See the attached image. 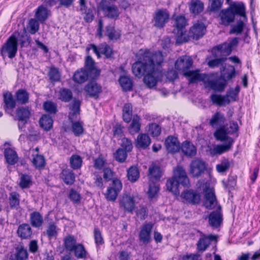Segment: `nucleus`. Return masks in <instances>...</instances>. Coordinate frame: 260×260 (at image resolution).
Instances as JSON below:
<instances>
[{
  "label": "nucleus",
  "mask_w": 260,
  "mask_h": 260,
  "mask_svg": "<svg viewBox=\"0 0 260 260\" xmlns=\"http://www.w3.org/2000/svg\"><path fill=\"white\" fill-rule=\"evenodd\" d=\"M4 156L7 162L10 165H15L18 159L16 152L11 148L5 149Z\"/></svg>",
  "instance_id": "4c0bfd02"
},
{
  "label": "nucleus",
  "mask_w": 260,
  "mask_h": 260,
  "mask_svg": "<svg viewBox=\"0 0 260 260\" xmlns=\"http://www.w3.org/2000/svg\"><path fill=\"white\" fill-rule=\"evenodd\" d=\"M139 171L136 167H131L127 170V176L128 179L132 182L136 181L139 178Z\"/></svg>",
  "instance_id": "052dcab7"
},
{
  "label": "nucleus",
  "mask_w": 260,
  "mask_h": 260,
  "mask_svg": "<svg viewBox=\"0 0 260 260\" xmlns=\"http://www.w3.org/2000/svg\"><path fill=\"white\" fill-rule=\"evenodd\" d=\"M228 133H227L224 126L218 129L214 133V136L216 139L220 141L229 142V139L231 138L227 136Z\"/></svg>",
  "instance_id": "bf43d9fd"
},
{
  "label": "nucleus",
  "mask_w": 260,
  "mask_h": 260,
  "mask_svg": "<svg viewBox=\"0 0 260 260\" xmlns=\"http://www.w3.org/2000/svg\"><path fill=\"white\" fill-rule=\"evenodd\" d=\"M40 126L45 131L51 129L53 126L52 118L48 114L43 115L39 119Z\"/></svg>",
  "instance_id": "c9c22d12"
},
{
  "label": "nucleus",
  "mask_w": 260,
  "mask_h": 260,
  "mask_svg": "<svg viewBox=\"0 0 260 260\" xmlns=\"http://www.w3.org/2000/svg\"><path fill=\"white\" fill-rule=\"evenodd\" d=\"M89 74V78L94 79L100 74V71L95 66V62L90 56H87L85 60L83 68Z\"/></svg>",
  "instance_id": "a211bd4d"
},
{
  "label": "nucleus",
  "mask_w": 260,
  "mask_h": 260,
  "mask_svg": "<svg viewBox=\"0 0 260 260\" xmlns=\"http://www.w3.org/2000/svg\"><path fill=\"white\" fill-rule=\"evenodd\" d=\"M31 183V176L26 174L21 175L19 186L21 188H26L29 187Z\"/></svg>",
  "instance_id": "774afa93"
},
{
  "label": "nucleus",
  "mask_w": 260,
  "mask_h": 260,
  "mask_svg": "<svg viewBox=\"0 0 260 260\" xmlns=\"http://www.w3.org/2000/svg\"><path fill=\"white\" fill-rule=\"evenodd\" d=\"M31 161L36 169H41L45 166V159L44 156L38 153L32 154Z\"/></svg>",
  "instance_id": "49530a36"
},
{
  "label": "nucleus",
  "mask_w": 260,
  "mask_h": 260,
  "mask_svg": "<svg viewBox=\"0 0 260 260\" xmlns=\"http://www.w3.org/2000/svg\"><path fill=\"white\" fill-rule=\"evenodd\" d=\"M222 220L221 207L218 206L216 210L211 212L209 215V225L213 228H217L220 226Z\"/></svg>",
  "instance_id": "4468645a"
},
{
  "label": "nucleus",
  "mask_w": 260,
  "mask_h": 260,
  "mask_svg": "<svg viewBox=\"0 0 260 260\" xmlns=\"http://www.w3.org/2000/svg\"><path fill=\"white\" fill-rule=\"evenodd\" d=\"M107 161L101 155L93 160V167L96 170H102L107 167Z\"/></svg>",
  "instance_id": "338daca9"
},
{
  "label": "nucleus",
  "mask_w": 260,
  "mask_h": 260,
  "mask_svg": "<svg viewBox=\"0 0 260 260\" xmlns=\"http://www.w3.org/2000/svg\"><path fill=\"white\" fill-rule=\"evenodd\" d=\"M15 249V253L11 254L8 260H26L27 259L28 252L23 245H18Z\"/></svg>",
  "instance_id": "393cba45"
},
{
  "label": "nucleus",
  "mask_w": 260,
  "mask_h": 260,
  "mask_svg": "<svg viewBox=\"0 0 260 260\" xmlns=\"http://www.w3.org/2000/svg\"><path fill=\"white\" fill-rule=\"evenodd\" d=\"M119 82L124 90L129 91L132 89L133 81L129 77L126 76H121L119 79Z\"/></svg>",
  "instance_id": "5fc2aeb1"
},
{
  "label": "nucleus",
  "mask_w": 260,
  "mask_h": 260,
  "mask_svg": "<svg viewBox=\"0 0 260 260\" xmlns=\"http://www.w3.org/2000/svg\"><path fill=\"white\" fill-rule=\"evenodd\" d=\"M84 90L90 96L97 98L102 91V87L96 82L91 81L85 86Z\"/></svg>",
  "instance_id": "bb28decb"
},
{
  "label": "nucleus",
  "mask_w": 260,
  "mask_h": 260,
  "mask_svg": "<svg viewBox=\"0 0 260 260\" xmlns=\"http://www.w3.org/2000/svg\"><path fill=\"white\" fill-rule=\"evenodd\" d=\"M236 14L247 19L244 4L243 3L237 4L235 2H232L228 8L222 10L219 13L221 24L228 26L231 23L234 22Z\"/></svg>",
  "instance_id": "f03ea898"
},
{
  "label": "nucleus",
  "mask_w": 260,
  "mask_h": 260,
  "mask_svg": "<svg viewBox=\"0 0 260 260\" xmlns=\"http://www.w3.org/2000/svg\"><path fill=\"white\" fill-rule=\"evenodd\" d=\"M3 100L4 103V108L5 110H12L16 107V101L10 92L7 91L4 93Z\"/></svg>",
  "instance_id": "f704fd0d"
},
{
  "label": "nucleus",
  "mask_w": 260,
  "mask_h": 260,
  "mask_svg": "<svg viewBox=\"0 0 260 260\" xmlns=\"http://www.w3.org/2000/svg\"><path fill=\"white\" fill-rule=\"evenodd\" d=\"M170 14L166 9L156 10L153 15V26L158 28H163L169 21Z\"/></svg>",
  "instance_id": "0eeeda50"
},
{
  "label": "nucleus",
  "mask_w": 260,
  "mask_h": 260,
  "mask_svg": "<svg viewBox=\"0 0 260 260\" xmlns=\"http://www.w3.org/2000/svg\"><path fill=\"white\" fill-rule=\"evenodd\" d=\"M153 224L151 222H145L140 228L139 238L143 244H147L151 241V234Z\"/></svg>",
  "instance_id": "9d476101"
},
{
  "label": "nucleus",
  "mask_w": 260,
  "mask_h": 260,
  "mask_svg": "<svg viewBox=\"0 0 260 260\" xmlns=\"http://www.w3.org/2000/svg\"><path fill=\"white\" fill-rule=\"evenodd\" d=\"M234 142L233 138H229V142H226L225 144L214 146L210 150L211 154L212 155H220L229 151L232 148Z\"/></svg>",
  "instance_id": "b1692460"
},
{
  "label": "nucleus",
  "mask_w": 260,
  "mask_h": 260,
  "mask_svg": "<svg viewBox=\"0 0 260 260\" xmlns=\"http://www.w3.org/2000/svg\"><path fill=\"white\" fill-rule=\"evenodd\" d=\"M18 45L15 35H12L2 46L1 53L3 57L8 56L10 58L14 57L17 53Z\"/></svg>",
  "instance_id": "39448f33"
},
{
  "label": "nucleus",
  "mask_w": 260,
  "mask_h": 260,
  "mask_svg": "<svg viewBox=\"0 0 260 260\" xmlns=\"http://www.w3.org/2000/svg\"><path fill=\"white\" fill-rule=\"evenodd\" d=\"M209 185V184L206 182L205 183V187H202L204 192V206L207 209H212L217 205V201L214 189L210 187Z\"/></svg>",
  "instance_id": "423d86ee"
},
{
  "label": "nucleus",
  "mask_w": 260,
  "mask_h": 260,
  "mask_svg": "<svg viewBox=\"0 0 260 260\" xmlns=\"http://www.w3.org/2000/svg\"><path fill=\"white\" fill-rule=\"evenodd\" d=\"M206 30V28L204 23L198 21L190 27L189 36L194 39L198 40L205 34Z\"/></svg>",
  "instance_id": "dca6fc26"
},
{
  "label": "nucleus",
  "mask_w": 260,
  "mask_h": 260,
  "mask_svg": "<svg viewBox=\"0 0 260 260\" xmlns=\"http://www.w3.org/2000/svg\"><path fill=\"white\" fill-rule=\"evenodd\" d=\"M80 11L82 14L83 15V18L85 21L87 22H91L93 20L94 17L92 10L87 8L85 5V3H84V5H81L80 4Z\"/></svg>",
  "instance_id": "6e6d98bb"
},
{
  "label": "nucleus",
  "mask_w": 260,
  "mask_h": 260,
  "mask_svg": "<svg viewBox=\"0 0 260 260\" xmlns=\"http://www.w3.org/2000/svg\"><path fill=\"white\" fill-rule=\"evenodd\" d=\"M184 76L188 78L190 83H194L198 81H204L208 79V74L205 73L200 74L199 70L188 71L184 73Z\"/></svg>",
  "instance_id": "412c9836"
},
{
  "label": "nucleus",
  "mask_w": 260,
  "mask_h": 260,
  "mask_svg": "<svg viewBox=\"0 0 260 260\" xmlns=\"http://www.w3.org/2000/svg\"><path fill=\"white\" fill-rule=\"evenodd\" d=\"M151 143V139L149 136L146 134L138 135L136 140V146L142 149L147 148Z\"/></svg>",
  "instance_id": "e433bc0d"
},
{
  "label": "nucleus",
  "mask_w": 260,
  "mask_h": 260,
  "mask_svg": "<svg viewBox=\"0 0 260 260\" xmlns=\"http://www.w3.org/2000/svg\"><path fill=\"white\" fill-rule=\"evenodd\" d=\"M122 187L121 181L118 179H114L111 186L107 188V192L105 194L106 199L110 201H115Z\"/></svg>",
  "instance_id": "6e6552de"
},
{
  "label": "nucleus",
  "mask_w": 260,
  "mask_h": 260,
  "mask_svg": "<svg viewBox=\"0 0 260 260\" xmlns=\"http://www.w3.org/2000/svg\"><path fill=\"white\" fill-rule=\"evenodd\" d=\"M173 178L183 186H187L189 184V179L187 177L186 171L182 167L178 166L174 170Z\"/></svg>",
  "instance_id": "aec40b11"
},
{
  "label": "nucleus",
  "mask_w": 260,
  "mask_h": 260,
  "mask_svg": "<svg viewBox=\"0 0 260 260\" xmlns=\"http://www.w3.org/2000/svg\"><path fill=\"white\" fill-rule=\"evenodd\" d=\"M59 177L66 184L68 185L73 184L75 181V174L70 169H62L59 174Z\"/></svg>",
  "instance_id": "c85d7f7f"
},
{
  "label": "nucleus",
  "mask_w": 260,
  "mask_h": 260,
  "mask_svg": "<svg viewBox=\"0 0 260 260\" xmlns=\"http://www.w3.org/2000/svg\"><path fill=\"white\" fill-rule=\"evenodd\" d=\"M173 26L175 28L173 32L177 34L178 37L182 36L184 35L185 26L187 25V20L183 15H177L173 16Z\"/></svg>",
  "instance_id": "ddd939ff"
},
{
  "label": "nucleus",
  "mask_w": 260,
  "mask_h": 260,
  "mask_svg": "<svg viewBox=\"0 0 260 260\" xmlns=\"http://www.w3.org/2000/svg\"><path fill=\"white\" fill-rule=\"evenodd\" d=\"M181 197L186 202L192 204L199 203L201 199L200 193L193 190H184L182 192Z\"/></svg>",
  "instance_id": "5701e85b"
},
{
  "label": "nucleus",
  "mask_w": 260,
  "mask_h": 260,
  "mask_svg": "<svg viewBox=\"0 0 260 260\" xmlns=\"http://www.w3.org/2000/svg\"><path fill=\"white\" fill-rule=\"evenodd\" d=\"M89 78V74L84 69L81 68L77 70L73 76V81L77 83H84Z\"/></svg>",
  "instance_id": "2f4dec72"
},
{
  "label": "nucleus",
  "mask_w": 260,
  "mask_h": 260,
  "mask_svg": "<svg viewBox=\"0 0 260 260\" xmlns=\"http://www.w3.org/2000/svg\"><path fill=\"white\" fill-rule=\"evenodd\" d=\"M31 115V108L28 107H20L16 111V116L19 121L27 122Z\"/></svg>",
  "instance_id": "c756f323"
},
{
  "label": "nucleus",
  "mask_w": 260,
  "mask_h": 260,
  "mask_svg": "<svg viewBox=\"0 0 260 260\" xmlns=\"http://www.w3.org/2000/svg\"><path fill=\"white\" fill-rule=\"evenodd\" d=\"M57 98L63 102H69L73 99L72 91L70 89L62 88L58 92Z\"/></svg>",
  "instance_id": "ea45409f"
},
{
  "label": "nucleus",
  "mask_w": 260,
  "mask_h": 260,
  "mask_svg": "<svg viewBox=\"0 0 260 260\" xmlns=\"http://www.w3.org/2000/svg\"><path fill=\"white\" fill-rule=\"evenodd\" d=\"M181 149L184 155L188 156H194L197 153V149L190 141H185L182 143Z\"/></svg>",
  "instance_id": "72a5a7b5"
},
{
  "label": "nucleus",
  "mask_w": 260,
  "mask_h": 260,
  "mask_svg": "<svg viewBox=\"0 0 260 260\" xmlns=\"http://www.w3.org/2000/svg\"><path fill=\"white\" fill-rule=\"evenodd\" d=\"M43 221V217L40 212L34 211L30 213V223L32 227L40 228L42 225Z\"/></svg>",
  "instance_id": "58836bf2"
},
{
  "label": "nucleus",
  "mask_w": 260,
  "mask_h": 260,
  "mask_svg": "<svg viewBox=\"0 0 260 260\" xmlns=\"http://www.w3.org/2000/svg\"><path fill=\"white\" fill-rule=\"evenodd\" d=\"M238 38L234 37L229 39L226 42L213 47L212 50V55L214 57L221 56L226 57L231 53L233 49L238 46Z\"/></svg>",
  "instance_id": "7ed1b4c3"
},
{
  "label": "nucleus",
  "mask_w": 260,
  "mask_h": 260,
  "mask_svg": "<svg viewBox=\"0 0 260 260\" xmlns=\"http://www.w3.org/2000/svg\"><path fill=\"white\" fill-rule=\"evenodd\" d=\"M205 163L201 159H196L192 160L189 166V173L193 177H200L205 171Z\"/></svg>",
  "instance_id": "9b49d317"
},
{
  "label": "nucleus",
  "mask_w": 260,
  "mask_h": 260,
  "mask_svg": "<svg viewBox=\"0 0 260 260\" xmlns=\"http://www.w3.org/2000/svg\"><path fill=\"white\" fill-rule=\"evenodd\" d=\"M100 7L105 15L108 18L116 19L119 16V13L117 7L108 1H102L100 3Z\"/></svg>",
  "instance_id": "1a4fd4ad"
},
{
  "label": "nucleus",
  "mask_w": 260,
  "mask_h": 260,
  "mask_svg": "<svg viewBox=\"0 0 260 260\" xmlns=\"http://www.w3.org/2000/svg\"><path fill=\"white\" fill-rule=\"evenodd\" d=\"M20 197V194L16 191L10 193L8 200L10 207L11 209L17 210L19 208Z\"/></svg>",
  "instance_id": "79ce46f5"
},
{
  "label": "nucleus",
  "mask_w": 260,
  "mask_h": 260,
  "mask_svg": "<svg viewBox=\"0 0 260 260\" xmlns=\"http://www.w3.org/2000/svg\"><path fill=\"white\" fill-rule=\"evenodd\" d=\"M82 158L79 155L73 154L70 158L71 167L74 170L80 169L82 165Z\"/></svg>",
  "instance_id": "4d7b16f0"
},
{
  "label": "nucleus",
  "mask_w": 260,
  "mask_h": 260,
  "mask_svg": "<svg viewBox=\"0 0 260 260\" xmlns=\"http://www.w3.org/2000/svg\"><path fill=\"white\" fill-rule=\"evenodd\" d=\"M204 8V3L200 0H191L189 4V11L194 14L201 13Z\"/></svg>",
  "instance_id": "a18cd8bd"
},
{
  "label": "nucleus",
  "mask_w": 260,
  "mask_h": 260,
  "mask_svg": "<svg viewBox=\"0 0 260 260\" xmlns=\"http://www.w3.org/2000/svg\"><path fill=\"white\" fill-rule=\"evenodd\" d=\"M139 60L133 63L132 71L135 76L141 78L145 74L155 71V67L160 65L163 61V56L161 52L154 53L146 50Z\"/></svg>",
  "instance_id": "f257e3e1"
},
{
  "label": "nucleus",
  "mask_w": 260,
  "mask_h": 260,
  "mask_svg": "<svg viewBox=\"0 0 260 260\" xmlns=\"http://www.w3.org/2000/svg\"><path fill=\"white\" fill-rule=\"evenodd\" d=\"M72 252L74 253L75 256L78 259H86L88 256L85 246L81 243H78Z\"/></svg>",
  "instance_id": "a19ab883"
},
{
  "label": "nucleus",
  "mask_w": 260,
  "mask_h": 260,
  "mask_svg": "<svg viewBox=\"0 0 260 260\" xmlns=\"http://www.w3.org/2000/svg\"><path fill=\"white\" fill-rule=\"evenodd\" d=\"M154 72L148 73L143 78L144 83L149 88L155 86L157 82V79L153 75Z\"/></svg>",
  "instance_id": "864d4df0"
},
{
  "label": "nucleus",
  "mask_w": 260,
  "mask_h": 260,
  "mask_svg": "<svg viewBox=\"0 0 260 260\" xmlns=\"http://www.w3.org/2000/svg\"><path fill=\"white\" fill-rule=\"evenodd\" d=\"M35 16L38 21L43 22L48 17L47 10L43 6L39 7L37 10Z\"/></svg>",
  "instance_id": "e2e57ef3"
},
{
  "label": "nucleus",
  "mask_w": 260,
  "mask_h": 260,
  "mask_svg": "<svg viewBox=\"0 0 260 260\" xmlns=\"http://www.w3.org/2000/svg\"><path fill=\"white\" fill-rule=\"evenodd\" d=\"M240 91V87L237 86L235 88H230L227 92L225 95L212 94L210 96L211 101L213 104L219 106H224L229 104L230 98L233 101H235Z\"/></svg>",
  "instance_id": "20e7f679"
},
{
  "label": "nucleus",
  "mask_w": 260,
  "mask_h": 260,
  "mask_svg": "<svg viewBox=\"0 0 260 260\" xmlns=\"http://www.w3.org/2000/svg\"><path fill=\"white\" fill-rule=\"evenodd\" d=\"M127 152L122 148H118L114 153V157L116 160L119 162H123L125 161L127 156Z\"/></svg>",
  "instance_id": "69168bd1"
},
{
  "label": "nucleus",
  "mask_w": 260,
  "mask_h": 260,
  "mask_svg": "<svg viewBox=\"0 0 260 260\" xmlns=\"http://www.w3.org/2000/svg\"><path fill=\"white\" fill-rule=\"evenodd\" d=\"M161 176V172L159 167L153 166L149 168L148 177L150 181L154 182L158 181Z\"/></svg>",
  "instance_id": "09e8293b"
},
{
  "label": "nucleus",
  "mask_w": 260,
  "mask_h": 260,
  "mask_svg": "<svg viewBox=\"0 0 260 260\" xmlns=\"http://www.w3.org/2000/svg\"><path fill=\"white\" fill-rule=\"evenodd\" d=\"M148 133L152 137H157L161 133V127L156 123H151L148 125Z\"/></svg>",
  "instance_id": "0e129e2a"
},
{
  "label": "nucleus",
  "mask_w": 260,
  "mask_h": 260,
  "mask_svg": "<svg viewBox=\"0 0 260 260\" xmlns=\"http://www.w3.org/2000/svg\"><path fill=\"white\" fill-rule=\"evenodd\" d=\"M12 35H15L17 38V43L19 42L21 48L27 47L31 41L30 36L27 34L25 30L19 32L15 31Z\"/></svg>",
  "instance_id": "cd10ccee"
},
{
  "label": "nucleus",
  "mask_w": 260,
  "mask_h": 260,
  "mask_svg": "<svg viewBox=\"0 0 260 260\" xmlns=\"http://www.w3.org/2000/svg\"><path fill=\"white\" fill-rule=\"evenodd\" d=\"M205 83L207 86L218 92L223 91L227 84L226 80L221 77L213 80H208Z\"/></svg>",
  "instance_id": "f3484780"
},
{
  "label": "nucleus",
  "mask_w": 260,
  "mask_h": 260,
  "mask_svg": "<svg viewBox=\"0 0 260 260\" xmlns=\"http://www.w3.org/2000/svg\"><path fill=\"white\" fill-rule=\"evenodd\" d=\"M192 63V58L185 55L180 57L176 61L175 67L177 70L181 71L184 75V73L188 71V70L191 67Z\"/></svg>",
  "instance_id": "2eb2a0df"
},
{
  "label": "nucleus",
  "mask_w": 260,
  "mask_h": 260,
  "mask_svg": "<svg viewBox=\"0 0 260 260\" xmlns=\"http://www.w3.org/2000/svg\"><path fill=\"white\" fill-rule=\"evenodd\" d=\"M179 184L180 183L173 177L168 179L166 182L167 189L176 195L179 193Z\"/></svg>",
  "instance_id": "603ef678"
},
{
  "label": "nucleus",
  "mask_w": 260,
  "mask_h": 260,
  "mask_svg": "<svg viewBox=\"0 0 260 260\" xmlns=\"http://www.w3.org/2000/svg\"><path fill=\"white\" fill-rule=\"evenodd\" d=\"M121 35V30L116 29L111 24L108 25L105 27V36L110 41H116L120 39Z\"/></svg>",
  "instance_id": "a878e982"
},
{
  "label": "nucleus",
  "mask_w": 260,
  "mask_h": 260,
  "mask_svg": "<svg viewBox=\"0 0 260 260\" xmlns=\"http://www.w3.org/2000/svg\"><path fill=\"white\" fill-rule=\"evenodd\" d=\"M133 107L130 103H125L122 109V118L124 122H129L132 119Z\"/></svg>",
  "instance_id": "3c124183"
},
{
  "label": "nucleus",
  "mask_w": 260,
  "mask_h": 260,
  "mask_svg": "<svg viewBox=\"0 0 260 260\" xmlns=\"http://www.w3.org/2000/svg\"><path fill=\"white\" fill-rule=\"evenodd\" d=\"M81 101L76 99L69 105L71 112L69 113V119L72 121L77 119V115L80 114Z\"/></svg>",
  "instance_id": "7c9ffc66"
},
{
  "label": "nucleus",
  "mask_w": 260,
  "mask_h": 260,
  "mask_svg": "<svg viewBox=\"0 0 260 260\" xmlns=\"http://www.w3.org/2000/svg\"><path fill=\"white\" fill-rule=\"evenodd\" d=\"M119 204L125 211L132 213L135 209V197L127 194L123 196L120 200Z\"/></svg>",
  "instance_id": "6ab92c4d"
},
{
  "label": "nucleus",
  "mask_w": 260,
  "mask_h": 260,
  "mask_svg": "<svg viewBox=\"0 0 260 260\" xmlns=\"http://www.w3.org/2000/svg\"><path fill=\"white\" fill-rule=\"evenodd\" d=\"M132 120V123L128 127V131L132 135H135L140 131L141 126L140 118L136 114L134 115Z\"/></svg>",
  "instance_id": "c03bdc74"
},
{
  "label": "nucleus",
  "mask_w": 260,
  "mask_h": 260,
  "mask_svg": "<svg viewBox=\"0 0 260 260\" xmlns=\"http://www.w3.org/2000/svg\"><path fill=\"white\" fill-rule=\"evenodd\" d=\"M76 239L72 235H69L63 239V246L65 249L72 252L75 247L78 244Z\"/></svg>",
  "instance_id": "37998d69"
},
{
  "label": "nucleus",
  "mask_w": 260,
  "mask_h": 260,
  "mask_svg": "<svg viewBox=\"0 0 260 260\" xmlns=\"http://www.w3.org/2000/svg\"><path fill=\"white\" fill-rule=\"evenodd\" d=\"M72 129L75 136H80L84 133L83 123L80 121H71Z\"/></svg>",
  "instance_id": "680f3d73"
},
{
  "label": "nucleus",
  "mask_w": 260,
  "mask_h": 260,
  "mask_svg": "<svg viewBox=\"0 0 260 260\" xmlns=\"http://www.w3.org/2000/svg\"><path fill=\"white\" fill-rule=\"evenodd\" d=\"M43 108L46 112L50 114H55L57 112V104L51 101H47L44 102Z\"/></svg>",
  "instance_id": "13d9d810"
},
{
  "label": "nucleus",
  "mask_w": 260,
  "mask_h": 260,
  "mask_svg": "<svg viewBox=\"0 0 260 260\" xmlns=\"http://www.w3.org/2000/svg\"><path fill=\"white\" fill-rule=\"evenodd\" d=\"M165 145L169 152L174 153L179 151L180 144L176 137L170 136L165 140Z\"/></svg>",
  "instance_id": "4be33fe9"
},
{
  "label": "nucleus",
  "mask_w": 260,
  "mask_h": 260,
  "mask_svg": "<svg viewBox=\"0 0 260 260\" xmlns=\"http://www.w3.org/2000/svg\"><path fill=\"white\" fill-rule=\"evenodd\" d=\"M217 241V236L212 234L208 235H203L199 239L197 247L199 251H205L211 244L212 242L216 243Z\"/></svg>",
  "instance_id": "f8f14e48"
},
{
  "label": "nucleus",
  "mask_w": 260,
  "mask_h": 260,
  "mask_svg": "<svg viewBox=\"0 0 260 260\" xmlns=\"http://www.w3.org/2000/svg\"><path fill=\"white\" fill-rule=\"evenodd\" d=\"M15 97L17 102L24 105L28 103L29 93L24 89H19L15 93Z\"/></svg>",
  "instance_id": "de8ad7c7"
},
{
  "label": "nucleus",
  "mask_w": 260,
  "mask_h": 260,
  "mask_svg": "<svg viewBox=\"0 0 260 260\" xmlns=\"http://www.w3.org/2000/svg\"><path fill=\"white\" fill-rule=\"evenodd\" d=\"M225 121L223 114L216 112L212 117L210 120V125L213 126L223 125Z\"/></svg>",
  "instance_id": "8fccbe9b"
},
{
  "label": "nucleus",
  "mask_w": 260,
  "mask_h": 260,
  "mask_svg": "<svg viewBox=\"0 0 260 260\" xmlns=\"http://www.w3.org/2000/svg\"><path fill=\"white\" fill-rule=\"evenodd\" d=\"M18 236L22 239H26L31 237L32 229L27 223H23L19 225L17 231Z\"/></svg>",
  "instance_id": "473e14b6"
}]
</instances>
